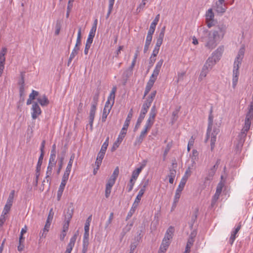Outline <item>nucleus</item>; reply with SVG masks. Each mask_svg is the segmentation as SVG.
Here are the masks:
<instances>
[{
    "mask_svg": "<svg viewBox=\"0 0 253 253\" xmlns=\"http://www.w3.org/2000/svg\"><path fill=\"white\" fill-rule=\"evenodd\" d=\"M148 131L146 130H143L140 134V135L136 137V140L134 143V145L138 146L141 144L142 141H143L144 138L145 137L146 134H147Z\"/></svg>",
    "mask_w": 253,
    "mask_h": 253,
    "instance_id": "obj_17",
    "label": "nucleus"
},
{
    "mask_svg": "<svg viewBox=\"0 0 253 253\" xmlns=\"http://www.w3.org/2000/svg\"><path fill=\"white\" fill-rule=\"evenodd\" d=\"M186 183V181H185V178H182L176 191L181 192L183 190Z\"/></svg>",
    "mask_w": 253,
    "mask_h": 253,
    "instance_id": "obj_42",
    "label": "nucleus"
},
{
    "mask_svg": "<svg viewBox=\"0 0 253 253\" xmlns=\"http://www.w3.org/2000/svg\"><path fill=\"white\" fill-rule=\"evenodd\" d=\"M110 111L107 110L106 109H103L102 117H101V121L102 122H105L106 121V120L107 119V117L109 114Z\"/></svg>",
    "mask_w": 253,
    "mask_h": 253,
    "instance_id": "obj_46",
    "label": "nucleus"
},
{
    "mask_svg": "<svg viewBox=\"0 0 253 253\" xmlns=\"http://www.w3.org/2000/svg\"><path fill=\"white\" fill-rule=\"evenodd\" d=\"M157 113V111L156 109V107L154 105L152 107V108L151 109L150 112L149 114V118L155 120V118L156 116Z\"/></svg>",
    "mask_w": 253,
    "mask_h": 253,
    "instance_id": "obj_36",
    "label": "nucleus"
},
{
    "mask_svg": "<svg viewBox=\"0 0 253 253\" xmlns=\"http://www.w3.org/2000/svg\"><path fill=\"white\" fill-rule=\"evenodd\" d=\"M132 116H133V110L131 108L129 111V113L127 116L126 120L124 124L123 127L122 128V130L121 131V134H124V135L126 134V130L129 126V123H130V120L132 117Z\"/></svg>",
    "mask_w": 253,
    "mask_h": 253,
    "instance_id": "obj_7",
    "label": "nucleus"
},
{
    "mask_svg": "<svg viewBox=\"0 0 253 253\" xmlns=\"http://www.w3.org/2000/svg\"><path fill=\"white\" fill-rule=\"evenodd\" d=\"M99 96V91H97L93 97V101L91 106H97Z\"/></svg>",
    "mask_w": 253,
    "mask_h": 253,
    "instance_id": "obj_41",
    "label": "nucleus"
},
{
    "mask_svg": "<svg viewBox=\"0 0 253 253\" xmlns=\"http://www.w3.org/2000/svg\"><path fill=\"white\" fill-rule=\"evenodd\" d=\"M206 21L207 26L210 28L214 25L213 18L214 13H213L211 9H209L206 13Z\"/></svg>",
    "mask_w": 253,
    "mask_h": 253,
    "instance_id": "obj_8",
    "label": "nucleus"
},
{
    "mask_svg": "<svg viewBox=\"0 0 253 253\" xmlns=\"http://www.w3.org/2000/svg\"><path fill=\"white\" fill-rule=\"evenodd\" d=\"M89 245V240L83 239V249L82 253H86L88 250V246Z\"/></svg>",
    "mask_w": 253,
    "mask_h": 253,
    "instance_id": "obj_40",
    "label": "nucleus"
},
{
    "mask_svg": "<svg viewBox=\"0 0 253 253\" xmlns=\"http://www.w3.org/2000/svg\"><path fill=\"white\" fill-rule=\"evenodd\" d=\"M7 49L5 47H3L0 52V63L4 64L5 61V54L6 52Z\"/></svg>",
    "mask_w": 253,
    "mask_h": 253,
    "instance_id": "obj_35",
    "label": "nucleus"
},
{
    "mask_svg": "<svg viewBox=\"0 0 253 253\" xmlns=\"http://www.w3.org/2000/svg\"><path fill=\"white\" fill-rule=\"evenodd\" d=\"M241 227V225L240 224L238 225L237 227L235 229L234 231H233L231 234V236L229 239V243L230 245H232L236 238V234L238 233L239 231L240 230Z\"/></svg>",
    "mask_w": 253,
    "mask_h": 253,
    "instance_id": "obj_20",
    "label": "nucleus"
},
{
    "mask_svg": "<svg viewBox=\"0 0 253 253\" xmlns=\"http://www.w3.org/2000/svg\"><path fill=\"white\" fill-rule=\"evenodd\" d=\"M214 9L218 13L223 14L227 9L225 3H221L216 1L214 5Z\"/></svg>",
    "mask_w": 253,
    "mask_h": 253,
    "instance_id": "obj_10",
    "label": "nucleus"
},
{
    "mask_svg": "<svg viewBox=\"0 0 253 253\" xmlns=\"http://www.w3.org/2000/svg\"><path fill=\"white\" fill-rule=\"evenodd\" d=\"M212 109L210 111V113L209 116L208 118V126L207 128V133H206V137L205 140V142L207 143L210 137V134L212 130V123H213V116L212 114Z\"/></svg>",
    "mask_w": 253,
    "mask_h": 253,
    "instance_id": "obj_6",
    "label": "nucleus"
},
{
    "mask_svg": "<svg viewBox=\"0 0 253 253\" xmlns=\"http://www.w3.org/2000/svg\"><path fill=\"white\" fill-rule=\"evenodd\" d=\"M96 110V106H91L89 116V125H90V129L91 130L92 129L93 123L95 117Z\"/></svg>",
    "mask_w": 253,
    "mask_h": 253,
    "instance_id": "obj_14",
    "label": "nucleus"
},
{
    "mask_svg": "<svg viewBox=\"0 0 253 253\" xmlns=\"http://www.w3.org/2000/svg\"><path fill=\"white\" fill-rule=\"evenodd\" d=\"M96 32V26H92L91 30H90L88 38L86 42L91 43L93 42V38L95 36Z\"/></svg>",
    "mask_w": 253,
    "mask_h": 253,
    "instance_id": "obj_19",
    "label": "nucleus"
},
{
    "mask_svg": "<svg viewBox=\"0 0 253 253\" xmlns=\"http://www.w3.org/2000/svg\"><path fill=\"white\" fill-rule=\"evenodd\" d=\"M224 51V46H219L211 54V56L213 57L217 61H218L222 56Z\"/></svg>",
    "mask_w": 253,
    "mask_h": 253,
    "instance_id": "obj_13",
    "label": "nucleus"
},
{
    "mask_svg": "<svg viewBox=\"0 0 253 253\" xmlns=\"http://www.w3.org/2000/svg\"><path fill=\"white\" fill-rule=\"evenodd\" d=\"M154 32H152L151 31L149 30L146 37V42H151L152 40V36Z\"/></svg>",
    "mask_w": 253,
    "mask_h": 253,
    "instance_id": "obj_48",
    "label": "nucleus"
},
{
    "mask_svg": "<svg viewBox=\"0 0 253 253\" xmlns=\"http://www.w3.org/2000/svg\"><path fill=\"white\" fill-rule=\"evenodd\" d=\"M242 59L241 58L236 57L233 69V79H232V86L235 88L237 84L238 81V77L239 75V68L240 65L241 64Z\"/></svg>",
    "mask_w": 253,
    "mask_h": 253,
    "instance_id": "obj_2",
    "label": "nucleus"
},
{
    "mask_svg": "<svg viewBox=\"0 0 253 253\" xmlns=\"http://www.w3.org/2000/svg\"><path fill=\"white\" fill-rule=\"evenodd\" d=\"M145 166V164H142L139 168H137L135 170H134L132 173V176L131 179L132 180H136L137 177H138L140 172L143 168Z\"/></svg>",
    "mask_w": 253,
    "mask_h": 253,
    "instance_id": "obj_21",
    "label": "nucleus"
},
{
    "mask_svg": "<svg viewBox=\"0 0 253 253\" xmlns=\"http://www.w3.org/2000/svg\"><path fill=\"white\" fill-rule=\"evenodd\" d=\"M104 152H102L99 151L97 155V157L96 158V160L95 162V165L96 166V169H98L99 168L100 166L101 165L102 163V161L103 159L104 158V155H105Z\"/></svg>",
    "mask_w": 253,
    "mask_h": 253,
    "instance_id": "obj_25",
    "label": "nucleus"
},
{
    "mask_svg": "<svg viewBox=\"0 0 253 253\" xmlns=\"http://www.w3.org/2000/svg\"><path fill=\"white\" fill-rule=\"evenodd\" d=\"M220 160L218 159L216 161L215 164L208 171L207 176L205 178L206 181H211L212 179L213 176L214 175L215 172L217 169V168L220 164Z\"/></svg>",
    "mask_w": 253,
    "mask_h": 253,
    "instance_id": "obj_4",
    "label": "nucleus"
},
{
    "mask_svg": "<svg viewBox=\"0 0 253 253\" xmlns=\"http://www.w3.org/2000/svg\"><path fill=\"white\" fill-rule=\"evenodd\" d=\"M174 232V227L172 226H169L166 232L163 240H165L167 242H170L169 240L172 238Z\"/></svg>",
    "mask_w": 253,
    "mask_h": 253,
    "instance_id": "obj_16",
    "label": "nucleus"
},
{
    "mask_svg": "<svg viewBox=\"0 0 253 253\" xmlns=\"http://www.w3.org/2000/svg\"><path fill=\"white\" fill-rule=\"evenodd\" d=\"M138 206V204L134 203H133L132 206L126 216V220L129 219L132 216L133 214L134 213Z\"/></svg>",
    "mask_w": 253,
    "mask_h": 253,
    "instance_id": "obj_32",
    "label": "nucleus"
},
{
    "mask_svg": "<svg viewBox=\"0 0 253 253\" xmlns=\"http://www.w3.org/2000/svg\"><path fill=\"white\" fill-rule=\"evenodd\" d=\"M170 243V242H167L165 241V240H163L162 243L159 249L160 252L162 253H165L169 247Z\"/></svg>",
    "mask_w": 253,
    "mask_h": 253,
    "instance_id": "obj_31",
    "label": "nucleus"
},
{
    "mask_svg": "<svg viewBox=\"0 0 253 253\" xmlns=\"http://www.w3.org/2000/svg\"><path fill=\"white\" fill-rule=\"evenodd\" d=\"M114 4V2L109 1L108 10V12L106 16V19H108L110 16V15L111 13L113 8Z\"/></svg>",
    "mask_w": 253,
    "mask_h": 253,
    "instance_id": "obj_45",
    "label": "nucleus"
},
{
    "mask_svg": "<svg viewBox=\"0 0 253 253\" xmlns=\"http://www.w3.org/2000/svg\"><path fill=\"white\" fill-rule=\"evenodd\" d=\"M253 119V116H250V117L248 116V115H246V118L245 120V123L243 126V128L241 130L245 131V132H248L249 130L250 129L251 121Z\"/></svg>",
    "mask_w": 253,
    "mask_h": 253,
    "instance_id": "obj_12",
    "label": "nucleus"
},
{
    "mask_svg": "<svg viewBox=\"0 0 253 253\" xmlns=\"http://www.w3.org/2000/svg\"><path fill=\"white\" fill-rule=\"evenodd\" d=\"M38 95V91L33 90L32 93L30 94L29 97L32 100H34L35 99V97L37 96Z\"/></svg>",
    "mask_w": 253,
    "mask_h": 253,
    "instance_id": "obj_58",
    "label": "nucleus"
},
{
    "mask_svg": "<svg viewBox=\"0 0 253 253\" xmlns=\"http://www.w3.org/2000/svg\"><path fill=\"white\" fill-rule=\"evenodd\" d=\"M113 105H112V102L109 100H107L105 103V107L104 109H106L107 110H111Z\"/></svg>",
    "mask_w": 253,
    "mask_h": 253,
    "instance_id": "obj_57",
    "label": "nucleus"
},
{
    "mask_svg": "<svg viewBox=\"0 0 253 253\" xmlns=\"http://www.w3.org/2000/svg\"><path fill=\"white\" fill-rule=\"evenodd\" d=\"M74 212L73 204H71L68 207L66 212H65V221H70Z\"/></svg>",
    "mask_w": 253,
    "mask_h": 253,
    "instance_id": "obj_15",
    "label": "nucleus"
},
{
    "mask_svg": "<svg viewBox=\"0 0 253 253\" xmlns=\"http://www.w3.org/2000/svg\"><path fill=\"white\" fill-rule=\"evenodd\" d=\"M43 159V157H42V156H40L39 159H38L37 167H36V173L40 174L41 166L42 165Z\"/></svg>",
    "mask_w": 253,
    "mask_h": 253,
    "instance_id": "obj_37",
    "label": "nucleus"
},
{
    "mask_svg": "<svg viewBox=\"0 0 253 253\" xmlns=\"http://www.w3.org/2000/svg\"><path fill=\"white\" fill-rule=\"evenodd\" d=\"M159 18H160V14H158L156 16V17L155 18V19L153 21V22L151 23L149 30L151 31L152 32H155L156 25H157V24L159 22Z\"/></svg>",
    "mask_w": 253,
    "mask_h": 253,
    "instance_id": "obj_30",
    "label": "nucleus"
},
{
    "mask_svg": "<svg viewBox=\"0 0 253 253\" xmlns=\"http://www.w3.org/2000/svg\"><path fill=\"white\" fill-rule=\"evenodd\" d=\"M155 82V81H154L153 80H152V79H149L145 87L143 98H144L150 91Z\"/></svg>",
    "mask_w": 253,
    "mask_h": 253,
    "instance_id": "obj_27",
    "label": "nucleus"
},
{
    "mask_svg": "<svg viewBox=\"0 0 253 253\" xmlns=\"http://www.w3.org/2000/svg\"><path fill=\"white\" fill-rule=\"evenodd\" d=\"M227 28L225 24L220 23L216 25L213 30L210 31L204 29L200 33V41L204 43L207 49L212 50L223 39Z\"/></svg>",
    "mask_w": 253,
    "mask_h": 253,
    "instance_id": "obj_1",
    "label": "nucleus"
},
{
    "mask_svg": "<svg viewBox=\"0 0 253 253\" xmlns=\"http://www.w3.org/2000/svg\"><path fill=\"white\" fill-rule=\"evenodd\" d=\"M181 192H178L177 191H176V192H175V195H174V204H177V203H178V200L180 197V195H181Z\"/></svg>",
    "mask_w": 253,
    "mask_h": 253,
    "instance_id": "obj_56",
    "label": "nucleus"
},
{
    "mask_svg": "<svg viewBox=\"0 0 253 253\" xmlns=\"http://www.w3.org/2000/svg\"><path fill=\"white\" fill-rule=\"evenodd\" d=\"M116 91H117L116 86H114L112 89V90L110 93V95L108 97L107 100L111 101L112 105H113L114 104V102H115V93H116Z\"/></svg>",
    "mask_w": 253,
    "mask_h": 253,
    "instance_id": "obj_29",
    "label": "nucleus"
},
{
    "mask_svg": "<svg viewBox=\"0 0 253 253\" xmlns=\"http://www.w3.org/2000/svg\"><path fill=\"white\" fill-rule=\"evenodd\" d=\"M210 70L211 69L204 65L199 76V80H202L205 78Z\"/></svg>",
    "mask_w": 253,
    "mask_h": 253,
    "instance_id": "obj_28",
    "label": "nucleus"
},
{
    "mask_svg": "<svg viewBox=\"0 0 253 253\" xmlns=\"http://www.w3.org/2000/svg\"><path fill=\"white\" fill-rule=\"evenodd\" d=\"M32 111V117L34 120L37 119L42 113L41 109L38 104L36 102H34L33 104Z\"/></svg>",
    "mask_w": 253,
    "mask_h": 253,
    "instance_id": "obj_9",
    "label": "nucleus"
},
{
    "mask_svg": "<svg viewBox=\"0 0 253 253\" xmlns=\"http://www.w3.org/2000/svg\"><path fill=\"white\" fill-rule=\"evenodd\" d=\"M155 122V120L148 118L144 126V130L148 131L152 126Z\"/></svg>",
    "mask_w": 253,
    "mask_h": 253,
    "instance_id": "obj_34",
    "label": "nucleus"
},
{
    "mask_svg": "<svg viewBox=\"0 0 253 253\" xmlns=\"http://www.w3.org/2000/svg\"><path fill=\"white\" fill-rule=\"evenodd\" d=\"M138 245V244L137 243V242H133L131 244L130 246V251H131V252H134Z\"/></svg>",
    "mask_w": 253,
    "mask_h": 253,
    "instance_id": "obj_64",
    "label": "nucleus"
},
{
    "mask_svg": "<svg viewBox=\"0 0 253 253\" xmlns=\"http://www.w3.org/2000/svg\"><path fill=\"white\" fill-rule=\"evenodd\" d=\"M223 187V184L221 182H219L216 187L215 193L220 195Z\"/></svg>",
    "mask_w": 253,
    "mask_h": 253,
    "instance_id": "obj_54",
    "label": "nucleus"
},
{
    "mask_svg": "<svg viewBox=\"0 0 253 253\" xmlns=\"http://www.w3.org/2000/svg\"><path fill=\"white\" fill-rule=\"evenodd\" d=\"M166 30V27L164 26L161 30V32L159 34L157 40L156 44L159 45L161 46L163 43V39L165 35Z\"/></svg>",
    "mask_w": 253,
    "mask_h": 253,
    "instance_id": "obj_22",
    "label": "nucleus"
},
{
    "mask_svg": "<svg viewBox=\"0 0 253 253\" xmlns=\"http://www.w3.org/2000/svg\"><path fill=\"white\" fill-rule=\"evenodd\" d=\"M191 175V171H190V168H189L185 171V174L184 175V176L182 177V178H185V181H187L188 177L190 176Z\"/></svg>",
    "mask_w": 253,
    "mask_h": 253,
    "instance_id": "obj_62",
    "label": "nucleus"
},
{
    "mask_svg": "<svg viewBox=\"0 0 253 253\" xmlns=\"http://www.w3.org/2000/svg\"><path fill=\"white\" fill-rule=\"evenodd\" d=\"M69 223H70V222H69L68 221H64V223L63 226V230H62L63 232H67V231H68V228H69Z\"/></svg>",
    "mask_w": 253,
    "mask_h": 253,
    "instance_id": "obj_63",
    "label": "nucleus"
},
{
    "mask_svg": "<svg viewBox=\"0 0 253 253\" xmlns=\"http://www.w3.org/2000/svg\"><path fill=\"white\" fill-rule=\"evenodd\" d=\"M37 100L42 106H46L49 103V101L45 95L39 97Z\"/></svg>",
    "mask_w": 253,
    "mask_h": 253,
    "instance_id": "obj_26",
    "label": "nucleus"
},
{
    "mask_svg": "<svg viewBox=\"0 0 253 253\" xmlns=\"http://www.w3.org/2000/svg\"><path fill=\"white\" fill-rule=\"evenodd\" d=\"M11 206H11V205H9L6 204H5V205L4 207L3 210L2 211V214L3 215V216L6 215L9 211Z\"/></svg>",
    "mask_w": 253,
    "mask_h": 253,
    "instance_id": "obj_50",
    "label": "nucleus"
},
{
    "mask_svg": "<svg viewBox=\"0 0 253 253\" xmlns=\"http://www.w3.org/2000/svg\"><path fill=\"white\" fill-rule=\"evenodd\" d=\"M144 119V117L139 115L134 128V131H136L139 127L141 123H142Z\"/></svg>",
    "mask_w": 253,
    "mask_h": 253,
    "instance_id": "obj_44",
    "label": "nucleus"
},
{
    "mask_svg": "<svg viewBox=\"0 0 253 253\" xmlns=\"http://www.w3.org/2000/svg\"><path fill=\"white\" fill-rule=\"evenodd\" d=\"M115 181L116 180L114 179V178H110L107 181L106 186L112 188L114 185Z\"/></svg>",
    "mask_w": 253,
    "mask_h": 253,
    "instance_id": "obj_53",
    "label": "nucleus"
},
{
    "mask_svg": "<svg viewBox=\"0 0 253 253\" xmlns=\"http://www.w3.org/2000/svg\"><path fill=\"white\" fill-rule=\"evenodd\" d=\"M217 62V61L211 56L208 58L204 66H206V67L211 70L213 66Z\"/></svg>",
    "mask_w": 253,
    "mask_h": 253,
    "instance_id": "obj_23",
    "label": "nucleus"
},
{
    "mask_svg": "<svg viewBox=\"0 0 253 253\" xmlns=\"http://www.w3.org/2000/svg\"><path fill=\"white\" fill-rule=\"evenodd\" d=\"M66 151L64 150L62 152L60 156H58L59 161L58 163L63 164V161L65 158Z\"/></svg>",
    "mask_w": 253,
    "mask_h": 253,
    "instance_id": "obj_52",
    "label": "nucleus"
},
{
    "mask_svg": "<svg viewBox=\"0 0 253 253\" xmlns=\"http://www.w3.org/2000/svg\"><path fill=\"white\" fill-rule=\"evenodd\" d=\"M66 184L63 183V182H61V184L59 186V189L57 191V198L58 201H59L61 199Z\"/></svg>",
    "mask_w": 253,
    "mask_h": 253,
    "instance_id": "obj_33",
    "label": "nucleus"
},
{
    "mask_svg": "<svg viewBox=\"0 0 253 253\" xmlns=\"http://www.w3.org/2000/svg\"><path fill=\"white\" fill-rule=\"evenodd\" d=\"M198 213H199V209L196 208L194 210L193 215L191 216V219L190 221L189 222V224L190 225V228L191 229H192L193 228L194 223L197 220Z\"/></svg>",
    "mask_w": 253,
    "mask_h": 253,
    "instance_id": "obj_24",
    "label": "nucleus"
},
{
    "mask_svg": "<svg viewBox=\"0 0 253 253\" xmlns=\"http://www.w3.org/2000/svg\"><path fill=\"white\" fill-rule=\"evenodd\" d=\"M144 193L143 190H140L133 203L138 205Z\"/></svg>",
    "mask_w": 253,
    "mask_h": 253,
    "instance_id": "obj_43",
    "label": "nucleus"
},
{
    "mask_svg": "<svg viewBox=\"0 0 253 253\" xmlns=\"http://www.w3.org/2000/svg\"><path fill=\"white\" fill-rule=\"evenodd\" d=\"M80 50V47H74L73 50H72L70 56L71 57L74 58L76 55L78 54V51Z\"/></svg>",
    "mask_w": 253,
    "mask_h": 253,
    "instance_id": "obj_59",
    "label": "nucleus"
},
{
    "mask_svg": "<svg viewBox=\"0 0 253 253\" xmlns=\"http://www.w3.org/2000/svg\"><path fill=\"white\" fill-rule=\"evenodd\" d=\"M81 38H82L81 28H80L79 29V30L78 32V36H77V41H76V43L75 46V47H79V46L81 44Z\"/></svg>",
    "mask_w": 253,
    "mask_h": 253,
    "instance_id": "obj_39",
    "label": "nucleus"
},
{
    "mask_svg": "<svg viewBox=\"0 0 253 253\" xmlns=\"http://www.w3.org/2000/svg\"><path fill=\"white\" fill-rule=\"evenodd\" d=\"M119 174V169L118 167H117L115 169L113 172V174L111 175L110 178H114V179L116 180L117 177L118 176Z\"/></svg>",
    "mask_w": 253,
    "mask_h": 253,
    "instance_id": "obj_47",
    "label": "nucleus"
},
{
    "mask_svg": "<svg viewBox=\"0 0 253 253\" xmlns=\"http://www.w3.org/2000/svg\"><path fill=\"white\" fill-rule=\"evenodd\" d=\"M14 194H15V191L14 190H13L10 192V193L9 195V196L7 200L6 204H8V205H11V206L12 205Z\"/></svg>",
    "mask_w": 253,
    "mask_h": 253,
    "instance_id": "obj_38",
    "label": "nucleus"
},
{
    "mask_svg": "<svg viewBox=\"0 0 253 253\" xmlns=\"http://www.w3.org/2000/svg\"><path fill=\"white\" fill-rule=\"evenodd\" d=\"M113 218H114V213H113V212H111V213H110L109 218L106 223V225H105V228H107L108 227V226L111 223Z\"/></svg>",
    "mask_w": 253,
    "mask_h": 253,
    "instance_id": "obj_55",
    "label": "nucleus"
},
{
    "mask_svg": "<svg viewBox=\"0 0 253 253\" xmlns=\"http://www.w3.org/2000/svg\"><path fill=\"white\" fill-rule=\"evenodd\" d=\"M247 134V132L241 130L237 136L235 141L236 153H239L241 152L246 138Z\"/></svg>",
    "mask_w": 253,
    "mask_h": 253,
    "instance_id": "obj_3",
    "label": "nucleus"
},
{
    "mask_svg": "<svg viewBox=\"0 0 253 253\" xmlns=\"http://www.w3.org/2000/svg\"><path fill=\"white\" fill-rule=\"evenodd\" d=\"M135 183V180L130 179L129 183L127 185V192H130L133 189V186Z\"/></svg>",
    "mask_w": 253,
    "mask_h": 253,
    "instance_id": "obj_49",
    "label": "nucleus"
},
{
    "mask_svg": "<svg viewBox=\"0 0 253 253\" xmlns=\"http://www.w3.org/2000/svg\"><path fill=\"white\" fill-rule=\"evenodd\" d=\"M219 129L218 128L214 127L211 134V149L212 151L215 146V143L216 139V135L219 133Z\"/></svg>",
    "mask_w": 253,
    "mask_h": 253,
    "instance_id": "obj_11",
    "label": "nucleus"
},
{
    "mask_svg": "<svg viewBox=\"0 0 253 253\" xmlns=\"http://www.w3.org/2000/svg\"><path fill=\"white\" fill-rule=\"evenodd\" d=\"M195 241V240H193L192 238H188L186 247L190 248L193 246L194 242Z\"/></svg>",
    "mask_w": 253,
    "mask_h": 253,
    "instance_id": "obj_61",
    "label": "nucleus"
},
{
    "mask_svg": "<svg viewBox=\"0 0 253 253\" xmlns=\"http://www.w3.org/2000/svg\"><path fill=\"white\" fill-rule=\"evenodd\" d=\"M61 29V24L59 22H57V23L55 26V35H58L59 34L60 31Z\"/></svg>",
    "mask_w": 253,
    "mask_h": 253,
    "instance_id": "obj_60",
    "label": "nucleus"
},
{
    "mask_svg": "<svg viewBox=\"0 0 253 253\" xmlns=\"http://www.w3.org/2000/svg\"><path fill=\"white\" fill-rule=\"evenodd\" d=\"M77 236L76 234H75L74 236H73L70 240L69 244L67 245L66 251L70 252H71V251L73 250V247L75 246V244L76 242V241L77 240Z\"/></svg>",
    "mask_w": 253,
    "mask_h": 253,
    "instance_id": "obj_18",
    "label": "nucleus"
},
{
    "mask_svg": "<svg viewBox=\"0 0 253 253\" xmlns=\"http://www.w3.org/2000/svg\"><path fill=\"white\" fill-rule=\"evenodd\" d=\"M49 163L56 164V153H50Z\"/></svg>",
    "mask_w": 253,
    "mask_h": 253,
    "instance_id": "obj_51",
    "label": "nucleus"
},
{
    "mask_svg": "<svg viewBox=\"0 0 253 253\" xmlns=\"http://www.w3.org/2000/svg\"><path fill=\"white\" fill-rule=\"evenodd\" d=\"M51 211H52V209L50 210L49 214H48V216L46 219L45 224L44 225L43 229H42V233H40V238H41L42 237L45 238L46 234L49 230V228L50 227V224H51V221L53 218V216L51 215V214H50Z\"/></svg>",
    "mask_w": 253,
    "mask_h": 253,
    "instance_id": "obj_5",
    "label": "nucleus"
}]
</instances>
